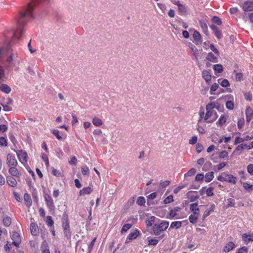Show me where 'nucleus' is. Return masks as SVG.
<instances>
[{
	"instance_id": "6",
	"label": "nucleus",
	"mask_w": 253,
	"mask_h": 253,
	"mask_svg": "<svg viewBox=\"0 0 253 253\" xmlns=\"http://www.w3.org/2000/svg\"><path fill=\"white\" fill-rule=\"evenodd\" d=\"M15 151L16 153V154H17V156L18 157L19 160L21 162H22V161H23L25 162H26L27 161V154L25 151H24L22 150Z\"/></svg>"
},
{
	"instance_id": "36",
	"label": "nucleus",
	"mask_w": 253,
	"mask_h": 253,
	"mask_svg": "<svg viewBox=\"0 0 253 253\" xmlns=\"http://www.w3.org/2000/svg\"><path fill=\"white\" fill-rule=\"evenodd\" d=\"M193 38L194 40L199 41L201 39V36L199 32L195 31L193 34Z\"/></svg>"
},
{
	"instance_id": "41",
	"label": "nucleus",
	"mask_w": 253,
	"mask_h": 253,
	"mask_svg": "<svg viewBox=\"0 0 253 253\" xmlns=\"http://www.w3.org/2000/svg\"><path fill=\"white\" fill-rule=\"evenodd\" d=\"M226 118L224 116L222 115L217 122V124L222 126L226 122Z\"/></svg>"
},
{
	"instance_id": "3",
	"label": "nucleus",
	"mask_w": 253,
	"mask_h": 253,
	"mask_svg": "<svg viewBox=\"0 0 253 253\" xmlns=\"http://www.w3.org/2000/svg\"><path fill=\"white\" fill-rule=\"evenodd\" d=\"M44 197L45 201L46 202V204L47 208L50 210H53V209L54 208V205L53 200L52 198H51V197L50 195H49L48 194H46L44 195Z\"/></svg>"
},
{
	"instance_id": "58",
	"label": "nucleus",
	"mask_w": 253,
	"mask_h": 253,
	"mask_svg": "<svg viewBox=\"0 0 253 253\" xmlns=\"http://www.w3.org/2000/svg\"><path fill=\"white\" fill-rule=\"evenodd\" d=\"M248 251V249L247 247H243L240 248L238 252V253H247Z\"/></svg>"
},
{
	"instance_id": "1",
	"label": "nucleus",
	"mask_w": 253,
	"mask_h": 253,
	"mask_svg": "<svg viewBox=\"0 0 253 253\" xmlns=\"http://www.w3.org/2000/svg\"><path fill=\"white\" fill-rule=\"evenodd\" d=\"M169 225V222L168 221H163L160 224H155L153 227V233L151 234H153L156 236H158L161 234V233L165 230H166Z\"/></svg>"
},
{
	"instance_id": "32",
	"label": "nucleus",
	"mask_w": 253,
	"mask_h": 253,
	"mask_svg": "<svg viewBox=\"0 0 253 253\" xmlns=\"http://www.w3.org/2000/svg\"><path fill=\"white\" fill-rule=\"evenodd\" d=\"M92 123L95 126H100L101 125H102V121H101V119H100L98 118L95 117L93 118V119L92 120Z\"/></svg>"
},
{
	"instance_id": "5",
	"label": "nucleus",
	"mask_w": 253,
	"mask_h": 253,
	"mask_svg": "<svg viewBox=\"0 0 253 253\" xmlns=\"http://www.w3.org/2000/svg\"><path fill=\"white\" fill-rule=\"evenodd\" d=\"M202 77L207 84H210L212 77L211 74L208 70H203L202 72Z\"/></svg>"
},
{
	"instance_id": "18",
	"label": "nucleus",
	"mask_w": 253,
	"mask_h": 253,
	"mask_svg": "<svg viewBox=\"0 0 253 253\" xmlns=\"http://www.w3.org/2000/svg\"><path fill=\"white\" fill-rule=\"evenodd\" d=\"M139 231L137 230H134L133 232H131L127 236L126 241L127 240H132L136 239L139 235Z\"/></svg>"
},
{
	"instance_id": "39",
	"label": "nucleus",
	"mask_w": 253,
	"mask_h": 253,
	"mask_svg": "<svg viewBox=\"0 0 253 253\" xmlns=\"http://www.w3.org/2000/svg\"><path fill=\"white\" fill-rule=\"evenodd\" d=\"M211 20L213 22V23L216 24L220 26L222 24L221 19L217 16H213Z\"/></svg>"
},
{
	"instance_id": "55",
	"label": "nucleus",
	"mask_w": 253,
	"mask_h": 253,
	"mask_svg": "<svg viewBox=\"0 0 253 253\" xmlns=\"http://www.w3.org/2000/svg\"><path fill=\"white\" fill-rule=\"evenodd\" d=\"M158 243V240L155 239H149L148 240V245L156 246Z\"/></svg>"
},
{
	"instance_id": "26",
	"label": "nucleus",
	"mask_w": 253,
	"mask_h": 253,
	"mask_svg": "<svg viewBox=\"0 0 253 253\" xmlns=\"http://www.w3.org/2000/svg\"><path fill=\"white\" fill-rule=\"evenodd\" d=\"M181 209L179 207H176L174 208L173 209L171 210L169 212V216L173 218L177 214V212H178L180 211Z\"/></svg>"
},
{
	"instance_id": "7",
	"label": "nucleus",
	"mask_w": 253,
	"mask_h": 253,
	"mask_svg": "<svg viewBox=\"0 0 253 253\" xmlns=\"http://www.w3.org/2000/svg\"><path fill=\"white\" fill-rule=\"evenodd\" d=\"M189 47L192 52L193 55L195 57V60L196 62H198V55H199V50L198 48L191 43H189Z\"/></svg>"
},
{
	"instance_id": "27",
	"label": "nucleus",
	"mask_w": 253,
	"mask_h": 253,
	"mask_svg": "<svg viewBox=\"0 0 253 253\" xmlns=\"http://www.w3.org/2000/svg\"><path fill=\"white\" fill-rule=\"evenodd\" d=\"M199 23H200V25L202 29L203 30V32L206 35H207L208 32V26H207L206 23L204 21H200Z\"/></svg>"
},
{
	"instance_id": "45",
	"label": "nucleus",
	"mask_w": 253,
	"mask_h": 253,
	"mask_svg": "<svg viewBox=\"0 0 253 253\" xmlns=\"http://www.w3.org/2000/svg\"><path fill=\"white\" fill-rule=\"evenodd\" d=\"M220 79L218 80V83L223 87H227L229 85V81L227 79H223L220 83L219 82Z\"/></svg>"
},
{
	"instance_id": "20",
	"label": "nucleus",
	"mask_w": 253,
	"mask_h": 253,
	"mask_svg": "<svg viewBox=\"0 0 253 253\" xmlns=\"http://www.w3.org/2000/svg\"><path fill=\"white\" fill-rule=\"evenodd\" d=\"M213 112H206V115L204 117V120L208 123H211L214 121L216 117H214V118L211 120H210V118L212 116Z\"/></svg>"
},
{
	"instance_id": "53",
	"label": "nucleus",
	"mask_w": 253,
	"mask_h": 253,
	"mask_svg": "<svg viewBox=\"0 0 253 253\" xmlns=\"http://www.w3.org/2000/svg\"><path fill=\"white\" fill-rule=\"evenodd\" d=\"M236 81H241L243 79V74L242 73H237L235 75Z\"/></svg>"
},
{
	"instance_id": "34",
	"label": "nucleus",
	"mask_w": 253,
	"mask_h": 253,
	"mask_svg": "<svg viewBox=\"0 0 253 253\" xmlns=\"http://www.w3.org/2000/svg\"><path fill=\"white\" fill-rule=\"evenodd\" d=\"M132 226L131 224H125L122 227L121 229V233L123 234L124 233L126 232L128 230H129Z\"/></svg>"
},
{
	"instance_id": "52",
	"label": "nucleus",
	"mask_w": 253,
	"mask_h": 253,
	"mask_svg": "<svg viewBox=\"0 0 253 253\" xmlns=\"http://www.w3.org/2000/svg\"><path fill=\"white\" fill-rule=\"evenodd\" d=\"M228 157V152L226 151H222L219 153V157L221 159H225Z\"/></svg>"
},
{
	"instance_id": "17",
	"label": "nucleus",
	"mask_w": 253,
	"mask_h": 253,
	"mask_svg": "<svg viewBox=\"0 0 253 253\" xmlns=\"http://www.w3.org/2000/svg\"><path fill=\"white\" fill-rule=\"evenodd\" d=\"M197 206H198V203H197L191 204L190 205V209L191 211L194 214L198 215L199 214V209L198 208H197Z\"/></svg>"
},
{
	"instance_id": "21",
	"label": "nucleus",
	"mask_w": 253,
	"mask_h": 253,
	"mask_svg": "<svg viewBox=\"0 0 253 253\" xmlns=\"http://www.w3.org/2000/svg\"><path fill=\"white\" fill-rule=\"evenodd\" d=\"M225 181L229 183L235 184L236 183V179L233 175L231 174H225Z\"/></svg>"
},
{
	"instance_id": "23",
	"label": "nucleus",
	"mask_w": 253,
	"mask_h": 253,
	"mask_svg": "<svg viewBox=\"0 0 253 253\" xmlns=\"http://www.w3.org/2000/svg\"><path fill=\"white\" fill-rule=\"evenodd\" d=\"M214 173L213 171L208 172L205 174V180L207 182H209L212 180L214 177Z\"/></svg>"
},
{
	"instance_id": "30",
	"label": "nucleus",
	"mask_w": 253,
	"mask_h": 253,
	"mask_svg": "<svg viewBox=\"0 0 253 253\" xmlns=\"http://www.w3.org/2000/svg\"><path fill=\"white\" fill-rule=\"evenodd\" d=\"M3 223L4 226H9L11 224V219L9 216H5L3 218Z\"/></svg>"
},
{
	"instance_id": "22",
	"label": "nucleus",
	"mask_w": 253,
	"mask_h": 253,
	"mask_svg": "<svg viewBox=\"0 0 253 253\" xmlns=\"http://www.w3.org/2000/svg\"><path fill=\"white\" fill-rule=\"evenodd\" d=\"M192 192V191H189L187 194H186V197L187 198H188L190 202H195L196 201H197L199 198V196H195V195H191V193Z\"/></svg>"
},
{
	"instance_id": "48",
	"label": "nucleus",
	"mask_w": 253,
	"mask_h": 253,
	"mask_svg": "<svg viewBox=\"0 0 253 253\" xmlns=\"http://www.w3.org/2000/svg\"><path fill=\"white\" fill-rule=\"evenodd\" d=\"M244 123H245V120H244V118H241L240 119H239L238 122V123H237L238 128L239 129H241L243 127V126H244Z\"/></svg>"
},
{
	"instance_id": "25",
	"label": "nucleus",
	"mask_w": 253,
	"mask_h": 253,
	"mask_svg": "<svg viewBox=\"0 0 253 253\" xmlns=\"http://www.w3.org/2000/svg\"><path fill=\"white\" fill-rule=\"evenodd\" d=\"M213 69L217 73H221L223 72V66L221 64H215L213 66Z\"/></svg>"
},
{
	"instance_id": "24",
	"label": "nucleus",
	"mask_w": 253,
	"mask_h": 253,
	"mask_svg": "<svg viewBox=\"0 0 253 253\" xmlns=\"http://www.w3.org/2000/svg\"><path fill=\"white\" fill-rule=\"evenodd\" d=\"M24 201L26 202V205L27 207L31 206L32 204V201L30 196L28 193H25L24 196Z\"/></svg>"
},
{
	"instance_id": "8",
	"label": "nucleus",
	"mask_w": 253,
	"mask_h": 253,
	"mask_svg": "<svg viewBox=\"0 0 253 253\" xmlns=\"http://www.w3.org/2000/svg\"><path fill=\"white\" fill-rule=\"evenodd\" d=\"M16 167H12L9 168L8 172L11 176L19 178L21 175V173Z\"/></svg>"
},
{
	"instance_id": "63",
	"label": "nucleus",
	"mask_w": 253,
	"mask_h": 253,
	"mask_svg": "<svg viewBox=\"0 0 253 253\" xmlns=\"http://www.w3.org/2000/svg\"><path fill=\"white\" fill-rule=\"evenodd\" d=\"M46 223L49 226H52L53 224V221L50 216H47Z\"/></svg>"
},
{
	"instance_id": "13",
	"label": "nucleus",
	"mask_w": 253,
	"mask_h": 253,
	"mask_svg": "<svg viewBox=\"0 0 253 253\" xmlns=\"http://www.w3.org/2000/svg\"><path fill=\"white\" fill-rule=\"evenodd\" d=\"M30 230L31 234L34 236H37L39 234L38 227L35 223L32 222L31 223Z\"/></svg>"
},
{
	"instance_id": "44",
	"label": "nucleus",
	"mask_w": 253,
	"mask_h": 253,
	"mask_svg": "<svg viewBox=\"0 0 253 253\" xmlns=\"http://www.w3.org/2000/svg\"><path fill=\"white\" fill-rule=\"evenodd\" d=\"M214 188L212 187H210L206 190V194L208 196H212L214 195L213 191Z\"/></svg>"
},
{
	"instance_id": "61",
	"label": "nucleus",
	"mask_w": 253,
	"mask_h": 253,
	"mask_svg": "<svg viewBox=\"0 0 253 253\" xmlns=\"http://www.w3.org/2000/svg\"><path fill=\"white\" fill-rule=\"evenodd\" d=\"M42 159L44 161L46 166H49V161L47 156L46 154H42Z\"/></svg>"
},
{
	"instance_id": "62",
	"label": "nucleus",
	"mask_w": 253,
	"mask_h": 253,
	"mask_svg": "<svg viewBox=\"0 0 253 253\" xmlns=\"http://www.w3.org/2000/svg\"><path fill=\"white\" fill-rule=\"evenodd\" d=\"M0 145L2 146H6L7 143L5 138L3 137H0Z\"/></svg>"
},
{
	"instance_id": "49",
	"label": "nucleus",
	"mask_w": 253,
	"mask_h": 253,
	"mask_svg": "<svg viewBox=\"0 0 253 253\" xmlns=\"http://www.w3.org/2000/svg\"><path fill=\"white\" fill-rule=\"evenodd\" d=\"M226 107L228 109L232 110L234 108V103L232 101H228L226 102Z\"/></svg>"
},
{
	"instance_id": "47",
	"label": "nucleus",
	"mask_w": 253,
	"mask_h": 253,
	"mask_svg": "<svg viewBox=\"0 0 253 253\" xmlns=\"http://www.w3.org/2000/svg\"><path fill=\"white\" fill-rule=\"evenodd\" d=\"M178 8L179 12L185 13L187 12V9L186 7L182 4L178 6Z\"/></svg>"
},
{
	"instance_id": "15",
	"label": "nucleus",
	"mask_w": 253,
	"mask_h": 253,
	"mask_svg": "<svg viewBox=\"0 0 253 253\" xmlns=\"http://www.w3.org/2000/svg\"><path fill=\"white\" fill-rule=\"evenodd\" d=\"M92 188L90 186L84 188L80 191L79 195L82 196L85 194H89L92 191Z\"/></svg>"
},
{
	"instance_id": "35",
	"label": "nucleus",
	"mask_w": 253,
	"mask_h": 253,
	"mask_svg": "<svg viewBox=\"0 0 253 253\" xmlns=\"http://www.w3.org/2000/svg\"><path fill=\"white\" fill-rule=\"evenodd\" d=\"M156 217L154 216H150L148 220H146V225L148 226H151L154 222Z\"/></svg>"
},
{
	"instance_id": "40",
	"label": "nucleus",
	"mask_w": 253,
	"mask_h": 253,
	"mask_svg": "<svg viewBox=\"0 0 253 253\" xmlns=\"http://www.w3.org/2000/svg\"><path fill=\"white\" fill-rule=\"evenodd\" d=\"M253 112H246V122L249 123L252 119Z\"/></svg>"
},
{
	"instance_id": "46",
	"label": "nucleus",
	"mask_w": 253,
	"mask_h": 253,
	"mask_svg": "<svg viewBox=\"0 0 253 253\" xmlns=\"http://www.w3.org/2000/svg\"><path fill=\"white\" fill-rule=\"evenodd\" d=\"M51 132L58 140L62 139V137L59 135V131L58 130L53 129L51 130Z\"/></svg>"
},
{
	"instance_id": "57",
	"label": "nucleus",
	"mask_w": 253,
	"mask_h": 253,
	"mask_svg": "<svg viewBox=\"0 0 253 253\" xmlns=\"http://www.w3.org/2000/svg\"><path fill=\"white\" fill-rule=\"evenodd\" d=\"M247 171L251 175H253V164H249L247 166Z\"/></svg>"
},
{
	"instance_id": "31",
	"label": "nucleus",
	"mask_w": 253,
	"mask_h": 253,
	"mask_svg": "<svg viewBox=\"0 0 253 253\" xmlns=\"http://www.w3.org/2000/svg\"><path fill=\"white\" fill-rule=\"evenodd\" d=\"M243 240L245 241H253V236L251 235H248L247 234H244L242 235Z\"/></svg>"
},
{
	"instance_id": "59",
	"label": "nucleus",
	"mask_w": 253,
	"mask_h": 253,
	"mask_svg": "<svg viewBox=\"0 0 253 253\" xmlns=\"http://www.w3.org/2000/svg\"><path fill=\"white\" fill-rule=\"evenodd\" d=\"M244 188L246 190H253V185L248 183H244L243 185Z\"/></svg>"
},
{
	"instance_id": "29",
	"label": "nucleus",
	"mask_w": 253,
	"mask_h": 253,
	"mask_svg": "<svg viewBox=\"0 0 253 253\" xmlns=\"http://www.w3.org/2000/svg\"><path fill=\"white\" fill-rule=\"evenodd\" d=\"M182 225V222L181 221H173L172 222L170 226V228H175L176 229L179 228Z\"/></svg>"
},
{
	"instance_id": "12",
	"label": "nucleus",
	"mask_w": 253,
	"mask_h": 253,
	"mask_svg": "<svg viewBox=\"0 0 253 253\" xmlns=\"http://www.w3.org/2000/svg\"><path fill=\"white\" fill-rule=\"evenodd\" d=\"M62 226H63V229H64V232L65 236L67 238H70V232H69V223L67 221L63 222V223H62Z\"/></svg>"
},
{
	"instance_id": "51",
	"label": "nucleus",
	"mask_w": 253,
	"mask_h": 253,
	"mask_svg": "<svg viewBox=\"0 0 253 253\" xmlns=\"http://www.w3.org/2000/svg\"><path fill=\"white\" fill-rule=\"evenodd\" d=\"M173 201L172 195H169L167 197L164 201L165 204H169Z\"/></svg>"
},
{
	"instance_id": "54",
	"label": "nucleus",
	"mask_w": 253,
	"mask_h": 253,
	"mask_svg": "<svg viewBox=\"0 0 253 253\" xmlns=\"http://www.w3.org/2000/svg\"><path fill=\"white\" fill-rule=\"evenodd\" d=\"M196 169L194 168L191 169L187 173L185 174V176H191L193 175L196 173Z\"/></svg>"
},
{
	"instance_id": "9",
	"label": "nucleus",
	"mask_w": 253,
	"mask_h": 253,
	"mask_svg": "<svg viewBox=\"0 0 253 253\" xmlns=\"http://www.w3.org/2000/svg\"><path fill=\"white\" fill-rule=\"evenodd\" d=\"M11 239L13 241V245L16 247L19 245L21 240L19 234L17 232H13L11 235Z\"/></svg>"
},
{
	"instance_id": "33",
	"label": "nucleus",
	"mask_w": 253,
	"mask_h": 253,
	"mask_svg": "<svg viewBox=\"0 0 253 253\" xmlns=\"http://www.w3.org/2000/svg\"><path fill=\"white\" fill-rule=\"evenodd\" d=\"M219 87V85L217 83H214L211 86L210 88V94L211 95L214 94L213 92L217 89V88Z\"/></svg>"
},
{
	"instance_id": "37",
	"label": "nucleus",
	"mask_w": 253,
	"mask_h": 253,
	"mask_svg": "<svg viewBox=\"0 0 253 253\" xmlns=\"http://www.w3.org/2000/svg\"><path fill=\"white\" fill-rule=\"evenodd\" d=\"M12 104V100H9L8 102H7V105H3V110L7 111H11L12 109V108L9 106V105H11Z\"/></svg>"
},
{
	"instance_id": "2",
	"label": "nucleus",
	"mask_w": 253,
	"mask_h": 253,
	"mask_svg": "<svg viewBox=\"0 0 253 253\" xmlns=\"http://www.w3.org/2000/svg\"><path fill=\"white\" fill-rule=\"evenodd\" d=\"M6 164L8 168L17 167L18 162L14 156L11 154H8L6 157Z\"/></svg>"
},
{
	"instance_id": "4",
	"label": "nucleus",
	"mask_w": 253,
	"mask_h": 253,
	"mask_svg": "<svg viewBox=\"0 0 253 253\" xmlns=\"http://www.w3.org/2000/svg\"><path fill=\"white\" fill-rule=\"evenodd\" d=\"M242 7L245 12L253 11V1H246L242 4Z\"/></svg>"
},
{
	"instance_id": "64",
	"label": "nucleus",
	"mask_w": 253,
	"mask_h": 253,
	"mask_svg": "<svg viewBox=\"0 0 253 253\" xmlns=\"http://www.w3.org/2000/svg\"><path fill=\"white\" fill-rule=\"evenodd\" d=\"M82 172L84 175H87L89 174V169L87 167H84L82 169Z\"/></svg>"
},
{
	"instance_id": "42",
	"label": "nucleus",
	"mask_w": 253,
	"mask_h": 253,
	"mask_svg": "<svg viewBox=\"0 0 253 253\" xmlns=\"http://www.w3.org/2000/svg\"><path fill=\"white\" fill-rule=\"evenodd\" d=\"M198 216L191 215L189 217L190 222L193 224H195L197 222Z\"/></svg>"
},
{
	"instance_id": "16",
	"label": "nucleus",
	"mask_w": 253,
	"mask_h": 253,
	"mask_svg": "<svg viewBox=\"0 0 253 253\" xmlns=\"http://www.w3.org/2000/svg\"><path fill=\"white\" fill-rule=\"evenodd\" d=\"M0 90L6 93V94H8L10 92V91H11V88L10 87V86H9L7 84H1L0 85Z\"/></svg>"
},
{
	"instance_id": "11",
	"label": "nucleus",
	"mask_w": 253,
	"mask_h": 253,
	"mask_svg": "<svg viewBox=\"0 0 253 253\" xmlns=\"http://www.w3.org/2000/svg\"><path fill=\"white\" fill-rule=\"evenodd\" d=\"M6 182L9 186L15 187L17 186V182L13 176L9 175L6 177Z\"/></svg>"
},
{
	"instance_id": "19",
	"label": "nucleus",
	"mask_w": 253,
	"mask_h": 253,
	"mask_svg": "<svg viewBox=\"0 0 253 253\" xmlns=\"http://www.w3.org/2000/svg\"><path fill=\"white\" fill-rule=\"evenodd\" d=\"M235 247V244L233 242H229L224 247L223 251L225 253H228L232 249H233Z\"/></svg>"
},
{
	"instance_id": "60",
	"label": "nucleus",
	"mask_w": 253,
	"mask_h": 253,
	"mask_svg": "<svg viewBox=\"0 0 253 253\" xmlns=\"http://www.w3.org/2000/svg\"><path fill=\"white\" fill-rule=\"evenodd\" d=\"M77 158L75 156H73L71 160L69 161V163L71 165L76 166L77 165Z\"/></svg>"
},
{
	"instance_id": "50",
	"label": "nucleus",
	"mask_w": 253,
	"mask_h": 253,
	"mask_svg": "<svg viewBox=\"0 0 253 253\" xmlns=\"http://www.w3.org/2000/svg\"><path fill=\"white\" fill-rule=\"evenodd\" d=\"M210 47L217 56H219V51L213 44H211Z\"/></svg>"
},
{
	"instance_id": "43",
	"label": "nucleus",
	"mask_w": 253,
	"mask_h": 253,
	"mask_svg": "<svg viewBox=\"0 0 253 253\" xmlns=\"http://www.w3.org/2000/svg\"><path fill=\"white\" fill-rule=\"evenodd\" d=\"M248 148V145L246 144H241L238 145L236 148L235 150L237 151H241L243 149H245Z\"/></svg>"
},
{
	"instance_id": "28",
	"label": "nucleus",
	"mask_w": 253,
	"mask_h": 253,
	"mask_svg": "<svg viewBox=\"0 0 253 253\" xmlns=\"http://www.w3.org/2000/svg\"><path fill=\"white\" fill-rule=\"evenodd\" d=\"M215 108L217 110H219V106H216V104L214 102L209 103L206 106V110L207 111H211V109Z\"/></svg>"
},
{
	"instance_id": "10",
	"label": "nucleus",
	"mask_w": 253,
	"mask_h": 253,
	"mask_svg": "<svg viewBox=\"0 0 253 253\" xmlns=\"http://www.w3.org/2000/svg\"><path fill=\"white\" fill-rule=\"evenodd\" d=\"M210 28L213 31L215 36L216 37L217 39H220L222 38L221 32L217 26L212 24L211 26H210Z\"/></svg>"
},
{
	"instance_id": "14",
	"label": "nucleus",
	"mask_w": 253,
	"mask_h": 253,
	"mask_svg": "<svg viewBox=\"0 0 253 253\" xmlns=\"http://www.w3.org/2000/svg\"><path fill=\"white\" fill-rule=\"evenodd\" d=\"M218 56H215L214 54H213L212 52H209L208 53L207 56V60L208 61L213 62V63H216L218 62Z\"/></svg>"
},
{
	"instance_id": "56",
	"label": "nucleus",
	"mask_w": 253,
	"mask_h": 253,
	"mask_svg": "<svg viewBox=\"0 0 253 253\" xmlns=\"http://www.w3.org/2000/svg\"><path fill=\"white\" fill-rule=\"evenodd\" d=\"M96 240V238L95 237L92 240V241L90 242V244L88 246V252L90 253L91 251V250L93 248V247L94 246V243H95V242Z\"/></svg>"
},
{
	"instance_id": "38",
	"label": "nucleus",
	"mask_w": 253,
	"mask_h": 253,
	"mask_svg": "<svg viewBox=\"0 0 253 253\" xmlns=\"http://www.w3.org/2000/svg\"><path fill=\"white\" fill-rule=\"evenodd\" d=\"M136 203L140 206H142L145 203V199L144 197L140 196L139 197L136 201Z\"/></svg>"
}]
</instances>
